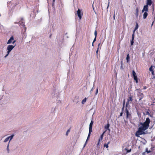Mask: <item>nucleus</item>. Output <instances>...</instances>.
Instances as JSON below:
<instances>
[{"mask_svg":"<svg viewBox=\"0 0 155 155\" xmlns=\"http://www.w3.org/2000/svg\"><path fill=\"white\" fill-rule=\"evenodd\" d=\"M93 124V121H91L90 124L89 125V134L88 135V137L87 138V139L86 140V141L85 142V143L84 145V147L86 145V144L87 143V141L88 140L89 137H90L91 133L92 131V126Z\"/></svg>","mask_w":155,"mask_h":155,"instance_id":"7ed1b4c3","label":"nucleus"},{"mask_svg":"<svg viewBox=\"0 0 155 155\" xmlns=\"http://www.w3.org/2000/svg\"><path fill=\"white\" fill-rule=\"evenodd\" d=\"M70 129H69L66 132V135L67 136L68 134V133H69L70 132Z\"/></svg>","mask_w":155,"mask_h":155,"instance_id":"393cba45","label":"nucleus"},{"mask_svg":"<svg viewBox=\"0 0 155 155\" xmlns=\"http://www.w3.org/2000/svg\"><path fill=\"white\" fill-rule=\"evenodd\" d=\"M9 143H8L7 146V148H6V150L7 151L8 153H9L10 152V150H9Z\"/></svg>","mask_w":155,"mask_h":155,"instance_id":"2eb2a0df","label":"nucleus"},{"mask_svg":"<svg viewBox=\"0 0 155 155\" xmlns=\"http://www.w3.org/2000/svg\"><path fill=\"white\" fill-rule=\"evenodd\" d=\"M134 39H132L131 41H130V44L131 46H132L134 44Z\"/></svg>","mask_w":155,"mask_h":155,"instance_id":"cd10ccee","label":"nucleus"},{"mask_svg":"<svg viewBox=\"0 0 155 155\" xmlns=\"http://www.w3.org/2000/svg\"><path fill=\"white\" fill-rule=\"evenodd\" d=\"M48 0H47V1H48Z\"/></svg>","mask_w":155,"mask_h":155,"instance_id":"de8ad7c7","label":"nucleus"},{"mask_svg":"<svg viewBox=\"0 0 155 155\" xmlns=\"http://www.w3.org/2000/svg\"><path fill=\"white\" fill-rule=\"evenodd\" d=\"M100 44H101L100 43L99 44H98V47H99V46H100ZM98 48H99V47H98Z\"/></svg>","mask_w":155,"mask_h":155,"instance_id":"c03bdc74","label":"nucleus"},{"mask_svg":"<svg viewBox=\"0 0 155 155\" xmlns=\"http://www.w3.org/2000/svg\"><path fill=\"white\" fill-rule=\"evenodd\" d=\"M98 49H99V48H97V51H96V53L97 54V53H98Z\"/></svg>","mask_w":155,"mask_h":155,"instance_id":"4c0bfd02","label":"nucleus"},{"mask_svg":"<svg viewBox=\"0 0 155 155\" xmlns=\"http://www.w3.org/2000/svg\"><path fill=\"white\" fill-rule=\"evenodd\" d=\"M94 34L95 36V37H96L97 36V31L96 30L95 31Z\"/></svg>","mask_w":155,"mask_h":155,"instance_id":"c756f323","label":"nucleus"},{"mask_svg":"<svg viewBox=\"0 0 155 155\" xmlns=\"http://www.w3.org/2000/svg\"><path fill=\"white\" fill-rule=\"evenodd\" d=\"M94 90V88L93 87L91 90L90 91H91V92L92 91H93V90Z\"/></svg>","mask_w":155,"mask_h":155,"instance_id":"e433bc0d","label":"nucleus"},{"mask_svg":"<svg viewBox=\"0 0 155 155\" xmlns=\"http://www.w3.org/2000/svg\"><path fill=\"white\" fill-rule=\"evenodd\" d=\"M124 105H125V100H124V101L123 106L124 107Z\"/></svg>","mask_w":155,"mask_h":155,"instance_id":"58836bf2","label":"nucleus"},{"mask_svg":"<svg viewBox=\"0 0 155 155\" xmlns=\"http://www.w3.org/2000/svg\"><path fill=\"white\" fill-rule=\"evenodd\" d=\"M132 74L133 77L137 76L134 70L132 71Z\"/></svg>","mask_w":155,"mask_h":155,"instance_id":"aec40b11","label":"nucleus"},{"mask_svg":"<svg viewBox=\"0 0 155 155\" xmlns=\"http://www.w3.org/2000/svg\"><path fill=\"white\" fill-rule=\"evenodd\" d=\"M134 32L133 33L132 35V39H134Z\"/></svg>","mask_w":155,"mask_h":155,"instance_id":"c85d7f7f","label":"nucleus"},{"mask_svg":"<svg viewBox=\"0 0 155 155\" xmlns=\"http://www.w3.org/2000/svg\"><path fill=\"white\" fill-rule=\"evenodd\" d=\"M109 2L108 3V6H107V8H108V7H109Z\"/></svg>","mask_w":155,"mask_h":155,"instance_id":"37998d69","label":"nucleus"},{"mask_svg":"<svg viewBox=\"0 0 155 155\" xmlns=\"http://www.w3.org/2000/svg\"><path fill=\"white\" fill-rule=\"evenodd\" d=\"M110 142H108L107 143H105L104 145V147H106V148H108V144Z\"/></svg>","mask_w":155,"mask_h":155,"instance_id":"a211bd4d","label":"nucleus"},{"mask_svg":"<svg viewBox=\"0 0 155 155\" xmlns=\"http://www.w3.org/2000/svg\"><path fill=\"white\" fill-rule=\"evenodd\" d=\"M9 140V138H8V137L5 139V140L3 141V142L4 143H5L8 141Z\"/></svg>","mask_w":155,"mask_h":155,"instance_id":"b1692460","label":"nucleus"},{"mask_svg":"<svg viewBox=\"0 0 155 155\" xmlns=\"http://www.w3.org/2000/svg\"><path fill=\"white\" fill-rule=\"evenodd\" d=\"M105 133V131L103 133V134L101 135V136L99 139V142L100 141H101L102 140L103 138V137L104 136V134Z\"/></svg>","mask_w":155,"mask_h":155,"instance_id":"9b49d317","label":"nucleus"},{"mask_svg":"<svg viewBox=\"0 0 155 155\" xmlns=\"http://www.w3.org/2000/svg\"><path fill=\"white\" fill-rule=\"evenodd\" d=\"M130 103H131V102H130L128 101H127V102L126 105V108H127V107H128V105Z\"/></svg>","mask_w":155,"mask_h":155,"instance_id":"5701e85b","label":"nucleus"},{"mask_svg":"<svg viewBox=\"0 0 155 155\" xmlns=\"http://www.w3.org/2000/svg\"><path fill=\"white\" fill-rule=\"evenodd\" d=\"M152 74L153 75H154V71H152Z\"/></svg>","mask_w":155,"mask_h":155,"instance_id":"ea45409f","label":"nucleus"},{"mask_svg":"<svg viewBox=\"0 0 155 155\" xmlns=\"http://www.w3.org/2000/svg\"><path fill=\"white\" fill-rule=\"evenodd\" d=\"M134 79L135 80L136 82L137 83L138 82V80L137 79V76L134 77Z\"/></svg>","mask_w":155,"mask_h":155,"instance_id":"4be33fe9","label":"nucleus"},{"mask_svg":"<svg viewBox=\"0 0 155 155\" xmlns=\"http://www.w3.org/2000/svg\"><path fill=\"white\" fill-rule=\"evenodd\" d=\"M16 41L14 40V38L13 36H12L10 39L8 40L7 44H10L12 43L13 45L16 44L15 43Z\"/></svg>","mask_w":155,"mask_h":155,"instance_id":"423d86ee","label":"nucleus"},{"mask_svg":"<svg viewBox=\"0 0 155 155\" xmlns=\"http://www.w3.org/2000/svg\"><path fill=\"white\" fill-rule=\"evenodd\" d=\"M149 70L150 71H153L152 69V67H151L150 68Z\"/></svg>","mask_w":155,"mask_h":155,"instance_id":"72a5a7b5","label":"nucleus"},{"mask_svg":"<svg viewBox=\"0 0 155 155\" xmlns=\"http://www.w3.org/2000/svg\"><path fill=\"white\" fill-rule=\"evenodd\" d=\"M125 112L126 115L127 119H129V120L131 118V113L129 112V110L127 109V108H126Z\"/></svg>","mask_w":155,"mask_h":155,"instance_id":"39448f33","label":"nucleus"},{"mask_svg":"<svg viewBox=\"0 0 155 155\" xmlns=\"http://www.w3.org/2000/svg\"><path fill=\"white\" fill-rule=\"evenodd\" d=\"M98 92V88H97L96 89V92L95 93V95H97Z\"/></svg>","mask_w":155,"mask_h":155,"instance_id":"2f4dec72","label":"nucleus"},{"mask_svg":"<svg viewBox=\"0 0 155 155\" xmlns=\"http://www.w3.org/2000/svg\"><path fill=\"white\" fill-rule=\"evenodd\" d=\"M150 122V120L148 117L147 118L145 121L143 123H139L138 124V130L136 132L135 136L139 137L140 135L146 134L145 131L148 128Z\"/></svg>","mask_w":155,"mask_h":155,"instance_id":"f257e3e1","label":"nucleus"},{"mask_svg":"<svg viewBox=\"0 0 155 155\" xmlns=\"http://www.w3.org/2000/svg\"><path fill=\"white\" fill-rule=\"evenodd\" d=\"M125 149L126 150V151H127V153H128L130 152L131 151V149H130V150H128L127 148H125Z\"/></svg>","mask_w":155,"mask_h":155,"instance_id":"a878e982","label":"nucleus"},{"mask_svg":"<svg viewBox=\"0 0 155 155\" xmlns=\"http://www.w3.org/2000/svg\"><path fill=\"white\" fill-rule=\"evenodd\" d=\"M123 114V111H122V112H121L120 113V116H122Z\"/></svg>","mask_w":155,"mask_h":155,"instance_id":"f704fd0d","label":"nucleus"},{"mask_svg":"<svg viewBox=\"0 0 155 155\" xmlns=\"http://www.w3.org/2000/svg\"><path fill=\"white\" fill-rule=\"evenodd\" d=\"M124 107L123 106L122 108V111H123L124 109Z\"/></svg>","mask_w":155,"mask_h":155,"instance_id":"79ce46f5","label":"nucleus"},{"mask_svg":"<svg viewBox=\"0 0 155 155\" xmlns=\"http://www.w3.org/2000/svg\"><path fill=\"white\" fill-rule=\"evenodd\" d=\"M21 21H20L18 22H15L14 23L16 24L17 23H18L19 24L20 26H21L23 27L22 28V31L21 32L23 34V37L25 36V37H26V35L25 33L26 30V28L25 26L24 23L23 21V19H21Z\"/></svg>","mask_w":155,"mask_h":155,"instance_id":"f03ea898","label":"nucleus"},{"mask_svg":"<svg viewBox=\"0 0 155 155\" xmlns=\"http://www.w3.org/2000/svg\"><path fill=\"white\" fill-rule=\"evenodd\" d=\"M114 18H115V17H114Z\"/></svg>","mask_w":155,"mask_h":155,"instance_id":"a18cd8bd","label":"nucleus"},{"mask_svg":"<svg viewBox=\"0 0 155 155\" xmlns=\"http://www.w3.org/2000/svg\"><path fill=\"white\" fill-rule=\"evenodd\" d=\"M74 101L76 103H77L78 102V101Z\"/></svg>","mask_w":155,"mask_h":155,"instance_id":"a19ab883","label":"nucleus"},{"mask_svg":"<svg viewBox=\"0 0 155 155\" xmlns=\"http://www.w3.org/2000/svg\"><path fill=\"white\" fill-rule=\"evenodd\" d=\"M81 11L79 9H78V10L77 11V14L79 18L80 19H81Z\"/></svg>","mask_w":155,"mask_h":155,"instance_id":"6e6552de","label":"nucleus"},{"mask_svg":"<svg viewBox=\"0 0 155 155\" xmlns=\"http://www.w3.org/2000/svg\"><path fill=\"white\" fill-rule=\"evenodd\" d=\"M152 4V0H147L146 5L150 6Z\"/></svg>","mask_w":155,"mask_h":155,"instance_id":"1a4fd4ad","label":"nucleus"},{"mask_svg":"<svg viewBox=\"0 0 155 155\" xmlns=\"http://www.w3.org/2000/svg\"><path fill=\"white\" fill-rule=\"evenodd\" d=\"M146 152L147 153H149L151 151L150 150H148V149L147 148L146 149Z\"/></svg>","mask_w":155,"mask_h":155,"instance_id":"7c9ffc66","label":"nucleus"},{"mask_svg":"<svg viewBox=\"0 0 155 155\" xmlns=\"http://www.w3.org/2000/svg\"><path fill=\"white\" fill-rule=\"evenodd\" d=\"M147 15L148 14L147 12H144L143 14V18L144 19H146L147 16Z\"/></svg>","mask_w":155,"mask_h":155,"instance_id":"4468645a","label":"nucleus"},{"mask_svg":"<svg viewBox=\"0 0 155 155\" xmlns=\"http://www.w3.org/2000/svg\"><path fill=\"white\" fill-rule=\"evenodd\" d=\"M14 135H15L14 134H12V135H11V136H9L8 137V138H9V140L8 143H10V141L13 139V137H14Z\"/></svg>","mask_w":155,"mask_h":155,"instance_id":"ddd939ff","label":"nucleus"},{"mask_svg":"<svg viewBox=\"0 0 155 155\" xmlns=\"http://www.w3.org/2000/svg\"><path fill=\"white\" fill-rule=\"evenodd\" d=\"M93 43H93H93H92V45L93 46H94V44H93Z\"/></svg>","mask_w":155,"mask_h":155,"instance_id":"49530a36","label":"nucleus"},{"mask_svg":"<svg viewBox=\"0 0 155 155\" xmlns=\"http://www.w3.org/2000/svg\"><path fill=\"white\" fill-rule=\"evenodd\" d=\"M121 65L120 67V69L121 70H123L124 69V68H123V61H122L121 62Z\"/></svg>","mask_w":155,"mask_h":155,"instance_id":"6ab92c4d","label":"nucleus"},{"mask_svg":"<svg viewBox=\"0 0 155 155\" xmlns=\"http://www.w3.org/2000/svg\"><path fill=\"white\" fill-rule=\"evenodd\" d=\"M138 24L137 23H136V26H135V29L134 30V32H135V31L137 29H138Z\"/></svg>","mask_w":155,"mask_h":155,"instance_id":"f3484780","label":"nucleus"},{"mask_svg":"<svg viewBox=\"0 0 155 155\" xmlns=\"http://www.w3.org/2000/svg\"><path fill=\"white\" fill-rule=\"evenodd\" d=\"M16 44L13 45H8L7 46V54L5 56V57L6 58L7 56H8V54L12 50V49L15 46Z\"/></svg>","mask_w":155,"mask_h":155,"instance_id":"20e7f679","label":"nucleus"},{"mask_svg":"<svg viewBox=\"0 0 155 155\" xmlns=\"http://www.w3.org/2000/svg\"><path fill=\"white\" fill-rule=\"evenodd\" d=\"M86 101V98H85L84 99H83V100L82 101V104H83L84 103H85Z\"/></svg>","mask_w":155,"mask_h":155,"instance_id":"bb28decb","label":"nucleus"},{"mask_svg":"<svg viewBox=\"0 0 155 155\" xmlns=\"http://www.w3.org/2000/svg\"><path fill=\"white\" fill-rule=\"evenodd\" d=\"M148 5H144L143 6V8L142 11V13H143L144 12H148Z\"/></svg>","mask_w":155,"mask_h":155,"instance_id":"0eeeda50","label":"nucleus"},{"mask_svg":"<svg viewBox=\"0 0 155 155\" xmlns=\"http://www.w3.org/2000/svg\"><path fill=\"white\" fill-rule=\"evenodd\" d=\"M133 99L132 98V97L131 96L129 97L127 99V101L129 102H132L133 101Z\"/></svg>","mask_w":155,"mask_h":155,"instance_id":"dca6fc26","label":"nucleus"},{"mask_svg":"<svg viewBox=\"0 0 155 155\" xmlns=\"http://www.w3.org/2000/svg\"><path fill=\"white\" fill-rule=\"evenodd\" d=\"M96 37H95L93 41V43H94L96 40Z\"/></svg>","mask_w":155,"mask_h":155,"instance_id":"c9c22d12","label":"nucleus"},{"mask_svg":"<svg viewBox=\"0 0 155 155\" xmlns=\"http://www.w3.org/2000/svg\"><path fill=\"white\" fill-rule=\"evenodd\" d=\"M55 0H52V6H53L54 5V3L55 2Z\"/></svg>","mask_w":155,"mask_h":155,"instance_id":"473e14b6","label":"nucleus"},{"mask_svg":"<svg viewBox=\"0 0 155 155\" xmlns=\"http://www.w3.org/2000/svg\"><path fill=\"white\" fill-rule=\"evenodd\" d=\"M110 127V125L109 124H107V125L105 126L104 128L106 130H108L110 131V130L109 128Z\"/></svg>","mask_w":155,"mask_h":155,"instance_id":"f8f14e48","label":"nucleus"},{"mask_svg":"<svg viewBox=\"0 0 155 155\" xmlns=\"http://www.w3.org/2000/svg\"><path fill=\"white\" fill-rule=\"evenodd\" d=\"M126 59H127V62H129V60L130 59V57L129 56V54H128L127 55V56L126 58Z\"/></svg>","mask_w":155,"mask_h":155,"instance_id":"412c9836","label":"nucleus"},{"mask_svg":"<svg viewBox=\"0 0 155 155\" xmlns=\"http://www.w3.org/2000/svg\"><path fill=\"white\" fill-rule=\"evenodd\" d=\"M139 8L138 7H136V13H135V15L137 17L138 16Z\"/></svg>","mask_w":155,"mask_h":155,"instance_id":"9d476101","label":"nucleus"}]
</instances>
